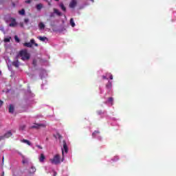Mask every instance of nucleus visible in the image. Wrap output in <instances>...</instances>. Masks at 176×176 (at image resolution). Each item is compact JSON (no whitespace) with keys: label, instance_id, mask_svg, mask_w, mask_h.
<instances>
[{"label":"nucleus","instance_id":"8","mask_svg":"<svg viewBox=\"0 0 176 176\" xmlns=\"http://www.w3.org/2000/svg\"><path fill=\"white\" fill-rule=\"evenodd\" d=\"M10 21V27H16L17 25V22H16V19H14V18H11Z\"/></svg>","mask_w":176,"mask_h":176},{"label":"nucleus","instance_id":"30","mask_svg":"<svg viewBox=\"0 0 176 176\" xmlns=\"http://www.w3.org/2000/svg\"><path fill=\"white\" fill-rule=\"evenodd\" d=\"M54 12H51L50 14V17H54Z\"/></svg>","mask_w":176,"mask_h":176},{"label":"nucleus","instance_id":"43","mask_svg":"<svg viewBox=\"0 0 176 176\" xmlns=\"http://www.w3.org/2000/svg\"><path fill=\"white\" fill-rule=\"evenodd\" d=\"M55 1H58V0H55Z\"/></svg>","mask_w":176,"mask_h":176},{"label":"nucleus","instance_id":"24","mask_svg":"<svg viewBox=\"0 0 176 176\" xmlns=\"http://www.w3.org/2000/svg\"><path fill=\"white\" fill-rule=\"evenodd\" d=\"M106 76H107V78H109V79L111 80H112V79H113V76L111 73L106 74Z\"/></svg>","mask_w":176,"mask_h":176},{"label":"nucleus","instance_id":"16","mask_svg":"<svg viewBox=\"0 0 176 176\" xmlns=\"http://www.w3.org/2000/svg\"><path fill=\"white\" fill-rule=\"evenodd\" d=\"M106 88L109 90H111L112 89V82L111 81H108L107 84L106 85Z\"/></svg>","mask_w":176,"mask_h":176},{"label":"nucleus","instance_id":"36","mask_svg":"<svg viewBox=\"0 0 176 176\" xmlns=\"http://www.w3.org/2000/svg\"><path fill=\"white\" fill-rule=\"evenodd\" d=\"M2 104H3V102L2 100H0V107H2Z\"/></svg>","mask_w":176,"mask_h":176},{"label":"nucleus","instance_id":"4","mask_svg":"<svg viewBox=\"0 0 176 176\" xmlns=\"http://www.w3.org/2000/svg\"><path fill=\"white\" fill-rule=\"evenodd\" d=\"M92 137L94 138H97L98 140H99V141H101V140H102V137H101V135H100V131H95L92 133Z\"/></svg>","mask_w":176,"mask_h":176},{"label":"nucleus","instance_id":"20","mask_svg":"<svg viewBox=\"0 0 176 176\" xmlns=\"http://www.w3.org/2000/svg\"><path fill=\"white\" fill-rule=\"evenodd\" d=\"M59 6H60V9H61L63 12H66L67 8H65V6H64V3H60L59 4Z\"/></svg>","mask_w":176,"mask_h":176},{"label":"nucleus","instance_id":"40","mask_svg":"<svg viewBox=\"0 0 176 176\" xmlns=\"http://www.w3.org/2000/svg\"><path fill=\"white\" fill-rule=\"evenodd\" d=\"M48 5L50 6V5H51L50 3H48Z\"/></svg>","mask_w":176,"mask_h":176},{"label":"nucleus","instance_id":"18","mask_svg":"<svg viewBox=\"0 0 176 176\" xmlns=\"http://www.w3.org/2000/svg\"><path fill=\"white\" fill-rule=\"evenodd\" d=\"M21 142H23V144H26L27 145H29L30 146H31V142H30L29 140L23 139L21 140Z\"/></svg>","mask_w":176,"mask_h":176},{"label":"nucleus","instance_id":"31","mask_svg":"<svg viewBox=\"0 0 176 176\" xmlns=\"http://www.w3.org/2000/svg\"><path fill=\"white\" fill-rule=\"evenodd\" d=\"M33 65H36V60H33Z\"/></svg>","mask_w":176,"mask_h":176},{"label":"nucleus","instance_id":"42","mask_svg":"<svg viewBox=\"0 0 176 176\" xmlns=\"http://www.w3.org/2000/svg\"><path fill=\"white\" fill-rule=\"evenodd\" d=\"M4 157H3V160Z\"/></svg>","mask_w":176,"mask_h":176},{"label":"nucleus","instance_id":"34","mask_svg":"<svg viewBox=\"0 0 176 176\" xmlns=\"http://www.w3.org/2000/svg\"><path fill=\"white\" fill-rule=\"evenodd\" d=\"M36 147H37L38 149H43V148H42L41 146H39V145H36Z\"/></svg>","mask_w":176,"mask_h":176},{"label":"nucleus","instance_id":"39","mask_svg":"<svg viewBox=\"0 0 176 176\" xmlns=\"http://www.w3.org/2000/svg\"><path fill=\"white\" fill-rule=\"evenodd\" d=\"M90 1H91V2H94V0H90Z\"/></svg>","mask_w":176,"mask_h":176},{"label":"nucleus","instance_id":"3","mask_svg":"<svg viewBox=\"0 0 176 176\" xmlns=\"http://www.w3.org/2000/svg\"><path fill=\"white\" fill-rule=\"evenodd\" d=\"M23 46L25 47H32V46H36V47H38V43H35V39L32 38L30 40V42L25 43Z\"/></svg>","mask_w":176,"mask_h":176},{"label":"nucleus","instance_id":"25","mask_svg":"<svg viewBox=\"0 0 176 176\" xmlns=\"http://www.w3.org/2000/svg\"><path fill=\"white\" fill-rule=\"evenodd\" d=\"M19 14H21V16H24V14H25V10H24V9H22L21 10L19 11Z\"/></svg>","mask_w":176,"mask_h":176},{"label":"nucleus","instance_id":"29","mask_svg":"<svg viewBox=\"0 0 176 176\" xmlns=\"http://www.w3.org/2000/svg\"><path fill=\"white\" fill-rule=\"evenodd\" d=\"M14 39L16 41V42H17L19 43V42H20V39L19 38V37L17 36H14Z\"/></svg>","mask_w":176,"mask_h":176},{"label":"nucleus","instance_id":"32","mask_svg":"<svg viewBox=\"0 0 176 176\" xmlns=\"http://www.w3.org/2000/svg\"><path fill=\"white\" fill-rule=\"evenodd\" d=\"M31 1H32V0H26V1H25V3H31Z\"/></svg>","mask_w":176,"mask_h":176},{"label":"nucleus","instance_id":"7","mask_svg":"<svg viewBox=\"0 0 176 176\" xmlns=\"http://www.w3.org/2000/svg\"><path fill=\"white\" fill-rule=\"evenodd\" d=\"M19 155L22 157V163L23 164H27L30 162V159L25 157L24 155H21V153H19Z\"/></svg>","mask_w":176,"mask_h":176},{"label":"nucleus","instance_id":"22","mask_svg":"<svg viewBox=\"0 0 176 176\" xmlns=\"http://www.w3.org/2000/svg\"><path fill=\"white\" fill-rule=\"evenodd\" d=\"M38 28H39V30H45V24H43V23H40L38 24Z\"/></svg>","mask_w":176,"mask_h":176},{"label":"nucleus","instance_id":"5","mask_svg":"<svg viewBox=\"0 0 176 176\" xmlns=\"http://www.w3.org/2000/svg\"><path fill=\"white\" fill-rule=\"evenodd\" d=\"M10 137H12V131H8L4 134V135L0 136V141H2V140H5V138H9Z\"/></svg>","mask_w":176,"mask_h":176},{"label":"nucleus","instance_id":"28","mask_svg":"<svg viewBox=\"0 0 176 176\" xmlns=\"http://www.w3.org/2000/svg\"><path fill=\"white\" fill-rule=\"evenodd\" d=\"M119 160V156H115L113 159H112L113 162H118Z\"/></svg>","mask_w":176,"mask_h":176},{"label":"nucleus","instance_id":"41","mask_svg":"<svg viewBox=\"0 0 176 176\" xmlns=\"http://www.w3.org/2000/svg\"><path fill=\"white\" fill-rule=\"evenodd\" d=\"M2 74V72L0 71V75Z\"/></svg>","mask_w":176,"mask_h":176},{"label":"nucleus","instance_id":"15","mask_svg":"<svg viewBox=\"0 0 176 176\" xmlns=\"http://www.w3.org/2000/svg\"><path fill=\"white\" fill-rule=\"evenodd\" d=\"M36 171V168L34 166H32L29 170L30 174H34V173H35Z\"/></svg>","mask_w":176,"mask_h":176},{"label":"nucleus","instance_id":"17","mask_svg":"<svg viewBox=\"0 0 176 176\" xmlns=\"http://www.w3.org/2000/svg\"><path fill=\"white\" fill-rule=\"evenodd\" d=\"M54 13L55 14H57V16H62L63 14L61 13V12H60V10L56 9V8H54Z\"/></svg>","mask_w":176,"mask_h":176},{"label":"nucleus","instance_id":"33","mask_svg":"<svg viewBox=\"0 0 176 176\" xmlns=\"http://www.w3.org/2000/svg\"><path fill=\"white\" fill-rule=\"evenodd\" d=\"M102 79H108V78H107V75H105V76H102Z\"/></svg>","mask_w":176,"mask_h":176},{"label":"nucleus","instance_id":"1","mask_svg":"<svg viewBox=\"0 0 176 176\" xmlns=\"http://www.w3.org/2000/svg\"><path fill=\"white\" fill-rule=\"evenodd\" d=\"M68 153V146L67 145V142L63 141V148H62V160L60 158V155L56 154L54 156L52 159L50 160V162L52 164H60L61 162H64L65 155Z\"/></svg>","mask_w":176,"mask_h":176},{"label":"nucleus","instance_id":"10","mask_svg":"<svg viewBox=\"0 0 176 176\" xmlns=\"http://www.w3.org/2000/svg\"><path fill=\"white\" fill-rule=\"evenodd\" d=\"M12 65L16 67V68H19V67H20V62H19V60H17V56L16 57V60L12 62Z\"/></svg>","mask_w":176,"mask_h":176},{"label":"nucleus","instance_id":"23","mask_svg":"<svg viewBox=\"0 0 176 176\" xmlns=\"http://www.w3.org/2000/svg\"><path fill=\"white\" fill-rule=\"evenodd\" d=\"M36 8L38 10H41V9H42V8H43V5L42 3L37 4L36 6Z\"/></svg>","mask_w":176,"mask_h":176},{"label":"nucleus","instance_id":"9","mask_svg":"<svg viewBox=\"0 0 176 176\" xmlns=\"http://www.w3.org/2000/svg\"><path fill=\"white\" fill-rule=\"evenodd\" d=\"M37 38H38L39 41H41V42H49V38H47V37H45V36H39L37 37Z\"/></svg>","mask_w":176,"mask_h":176},{"label":"nucleus","instance_id":"27","mask_svg":"<svg viewBox=\"0 0 176 176\" xmlns=\"http://www.w3.org/2000/svg\"><path fill=\"white\" fill-rule=\"evenodd\" d=\"M10 39H12L11 37H8L4 38V42L8 43V42H10Z\"/></svg>","mask_w":176,"mask_h":176},{"label":"nucleus","instance_id":"35","mask_svg":"<svg viewBox=\"0 0 176 176\" xmlns=\"http://www.w3.org/2000/svg\"><path fill=\"white\" fill-rule=\"evenodd\" d=\"M28 21H30L28 20V19H25V23H26V24H27V23H28Z\"/></svg>","mask_w":176,"mask_h":176},{"label":"nucleus","instance_id":"13","mask_svg":"<svg viewBox=\"0 0 176 176\" xmlns=\"http://www.w3.org/2000/svg\"><path fill=\"white\" fill-rule=\"evenodd\" d=\"M106 104H109V105H113V98H109L107 101H106Z\"/></svg>","mask_w":176,"mask_h":176},{"label":"nucleus","instance_id":"19","mask_svg":"<svg viewBox=\"0 0 176 176\" xmlns=\"http://www.w3.org/2000/svg\"><path fill=\"white\" fill-rule=\"evenodd\" d=\"M39 162H41V163L45 161V155L43 154H41L40 157H39Z\"/></svg>","mask_w":176,"mask_h":176},{"label":"nucleus","instance_id":"37","mask_svg":"<svg viewBox=\"0 0 176 176\" xmlns=\"http://www.w3.org/2000/svg\"><path fill=\"white\" fill-rule=\"evenodd\" d=\"M98 115H101V113H102V111H100L98 112Z\"/></svg>","mask_w":176,"mask_h":176},{"label":"nucleus","instance_id":"12","mask_svg":"<svg viewBox=\"0 0 176 176\" xmlns=\"http://www.w3.org/2000/svg\"><path fill=\"white\" fill-rule=\"evenodd\" d=\"M40 76L41 79H43V78H46V76H47V73L45 70H43L40 74Z\"/></svg>","mask_w":176,"mask_h":176},{"label":"nucleus","instance_id":"21","mask_svg":"<svg viewBox=\"0 0 176 176\" xmlns=\"http://www.w3.org/2000/svg\"><path fill=\"white\" fill-rule=\"evenodd\" d=\"M69 24H70L71 27H72L73 28H74V27H75V25H76L75 24V21H74V19H72V18L70 19Z\"/></svg>","mask_w":176,"mask_h":176},{"label":"nucleus","instance_id":"26","mask_svg":"<svg viewBox=\"0 0 176 176\" xmlns=\"http://www.w3.org/2000/svg\"><path fill=\"white\" fill-rule=\"evenodd\" d=\"M19 130L21 131H23V130H25V125H24V124L21 125L19 127Z\"/></svg>","mask_w":176,"mask_h":176},{"label":"nucleus","instance_id":"6","mask_svg":"<svg viewBox=\"0 0 176 176\" xmlns=\"http://www.w3.org/2000/svg\"><path fill=\"white\" fill-rule=\"evenodd\" d=\"M41 127H46V124H34L31 126L32 129H41Z\"/></svg>","mask_w":176,"mask_h":176},{"label":"nucleus","instance_id":"14","mask_svg":"<svg viewBox=\"0 0 176 176\" xmlns=\"http://www.w3.org/2000/svg\"><path fill=\"white\" fill-rule=\"evenodd\" d=\"M8 111L10 113H13L14 112V106L13 104H10Z\"/></svg>","mask_w":176,"mask_h":176},{"label":"nucleus","instance_id":"11","mask_svg":"<svg viewBox=\"0 0 176 176\" xmlns=\"http://www.w3.org/2000/svg\"><path fill=\"white\" fill-rule=\"evenodd\" d=\"M76 0H72V1L69 3V8H74L75 6H76Z\"/></svg>","mask_w":176,"mask_h":176},{"label":"nucleus","instance_id":"38","mask_svg":"<svg viewBox=\"0 0 176 176\" xmlns=\"http://www.w3.org/2000/svg\"><path fill=\"white\" fill-rule=\"evenodd\" d=\"M1 31H5V29L3 28H0Z\"/></svg>","mask_w":176,"mask_h":176},{"label":"nucleus","instance_id":"2","mask_svg":"<svg viewBox=\"0 0 176 176\" xmlns=\"http://www.w3.org/2000/svg\"><path fill=\"white\" fill-rule=\"evenodd\" d=\"M19 57H21V60H23V61H25V60L30 59V54H28L27 50H22L16 56V59H18Z\"/></svg>","mask_w":176,"mask_h":176}]
</instances>
